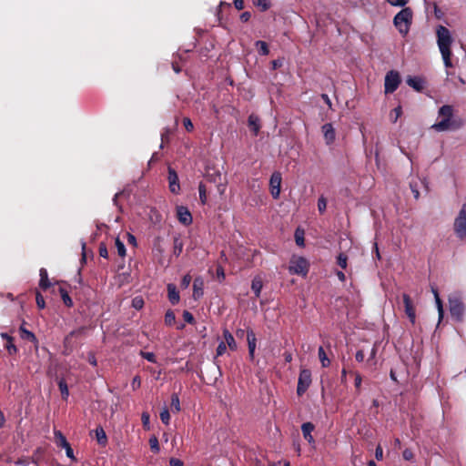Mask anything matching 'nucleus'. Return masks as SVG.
I'll return each instance as SVG.
<instances>
[{"instance_id": "1", "label": "nucleus", "mask_w": 466, "mask_h": 466, "mask_svg": "<svg viewBox=\"0 0 466 466\" xmlns=\"http://www.w3.org/2000/svg\"><path fill=\"white\" fill-rule=\"evenodd\" d=\"M452 106L444 105L439 108L438 115L441 120L431 126L437 132L455 131L461 128L464 121L460 116H454Z\"/></svg>"}, {"instance_id": "2", "label": "nucleus", "mask_w": 466, "mask_h": 466, "mask_svg": "<svg viewBox=\"0 0 466 466\" xmlns=\"http://www.w3.org/2000/svg\"><path fill=\"white\" fill-rule=\"evenodd\" d=\"M437 44L441 54L444 66L452 67L451 46L453 42L450 30L444 25H438L436 29Z\"/></svg>"}, {"instance_id": "3", "label": "nucleus", "mask_w": 466, "mask_h": 466, "mask_svg": "<svg viewBox=\"0 0 466 466\" xmlns=\"http://www.w3.org/2000/svg\"><path fill=\"white\" fill-rule=\"evenodd\" d=\"M412 22V11L410 7L402 8L394 16L393 24L402 36H406Z\"/></svg>"}, {"instance_id": "4", "label": "nucleus", "mask_w": 466, "mask_h": 466, "mask_svg": "<svg viewBox=\"0 0 466 466\" xmlns=\"http://www.w3.org/2000/svg\"><path fill=\"white\" fill-rule=\"evenodd\" d=\"M449 309L451 318L456 321H462L465 311V306L457 296L449 298Z\"/></svg>"}, {"instance_id": "5", "label": "nucleus", "mask_w": 466, "mask_h": 466, "mask_svg": "<svg viewBox=\"0 0 466 466\" xmlns=\"http://www.w3.org/2000/svg\"><path fill=\"white\" fill-rule=\"evenodd\" d=\"M453 230L460 239L466 238V204H463L454 219Z\"/></svg>"}, {"instance_id": "6", "label": "nucleus", "mask_w": 466, "mask_h": 466, "mask_svg": "<svg viewBox=\"0 0 466 466\" xmlns=\"http://www.w3.org/2000/svg\"><path fill=\"white\" fill-rule=\"evenodd\" d=\"M400 84V76L399 72L390 70L386 74L384 89L386 94H391L399 87Z\"/></svg>"}, {"instance_id": "7", "label": "nucleus", "mask_w": 466, "mask_h": 466, "mask_svg": "<svg viewBox=\"0 0 466 466\" xmlns=\"http://www.w3.org/2000/svg\"><path fill=\"white\" fill-rule=\"evenodd\" d=\"M311 384V372L308 369L300 370L297 385L298 396H302Z\"/></svg>"}, {"instance_id": "8", "label": "nucleus", "mask_w": 466, "mask_h": 466, "mask_svg": "<svg viewBox=\"0 0 466 466\" xmlns=\"http://www.w3.org/2000/svg\"><path fill=\"white\" fill-rule=\"evenodd\" d=\"M205 177L208 182L217 184L218 190L223 194L226 189V185L221 183V173L215 167H208L206 168Z\"/></svg>"}, {"instance_id": "9", "label": "nucleus", "mask_w": 466, "mask_h": 466, "mask_svg": "<svg viewBox=\"0 0 466 466\" xmlns=\"http://www.w3.org/2000/svg\"><path fill=\"white\" fill-rule=\"evenodd\" d=\"M289 271L293 274L305 276L309 271V263L307 259L302 257L292 259L289 265Z\"/></svg>"}, {"instance_id": "10", "label": "nucleus", "mask_w": 466, "mask_h": 466, "mask_svg": "<svg viewBox=\"0 0 466 466\" xmlns=\"http://www.w3.org/2000/svg\"><path fill=\"white\" fill-rule=\"evenodd\" d=\"M281 174L278 171L274 172L269 179L270 194L274 199H278L280 195L281 188Z\"/></svg>"}, {"instance_id": "11", "label": "nucleus", "mask_w": 466, "mask_h": 466, "mask_svg": "<svg viewBox=\"0 0 466 466\" xmlns=\"http://www.w3.org/2000/svg\"><path fill=\"white\" fill-rule=\"evenodd\" d=\"M402 299H403L405 313H406L407 317L409 318L410 321L412 324H414L415 319H416V311H415V307L412 303V300H411L410 297L406 293H404L402 295Z\"/></svg>"}, {"instance_id": "12", "label": "nucleus", "mask_w": 466, "mask_h": 466, "mask_svg": "<svg viewBox=\"0 0 466 466\" xmlns=\"http://www.w3.org/2000/svg\"><path fill=\"white\" fill-rule=\"evenodd\" d=\"M177 217L178 221L184 226H188L192 223V215L187 207H177Z\"/></svg>"}, {"instance_id": "13", "label": "nucleus", "mask_w": 466, "mask_h": 466, "mask_svg": "<svg viewBox=\"0 0 466 466\" xmlns=\"http://www.w3.org/2000/svg\"><path fill=\"white\" fill-rule=\"evenodd\" d=\"M169 189L172 193L177 194L180 190V186L178 183V176L177 172L172 168L168 167V176H167Z\"/></svg>"}, {"instance_id": "14", "label": "nucleus", "mask_w": 466, "mask_h": 466, "mask_svg": "<svg viewBox=\"0 0 466 466\" xmlns=\"http://www.w3.org/2000/svg\"><path fill=\"white\" fill-rule=\"evenodd\" d=\"M322 132L325 138V141L328 145H330L334 142L336 135L335 129L330 123H326L322 126Z\"/></svg>"}, {"instance_id": "15", "label": "nucleus", "mask_w": 466, "mask_h": 466, "mask_svg": "<svg viewBox=\"0 0 466 466\" xmlns=\"http://www.w3.org/2000/svg\"><path fill=\"white\" fill-rule=\"evenodd\" d=\"M406 82L410 87L418 92H421L425 87V81L420 76H409Z\"/></svg>"}, {"instance_id": "16", "label": "nucleus", "mask_w": 466, "mask_h": 466, "mask_svg": "<svg viewBox=\"0 0 466 466\" xmlns=\"http://www.w3.org/2000/svg\"><path fill=\"white\" fill-rule=\"evenodd\" d=\"M314 429H315V426L311 422H304L301 425V431H302L303 437L309 443H314V441H315L314 438L311 434L312 431H314Z\"/></svg>"}, {"instance_id": "17", "label": "nucleus", "mask_w": 466, "mask_h": 466, "mask_svg": "<svg viewBox=\"0 0 466 466\" xmlns=\"http://www.w3.org/2000/svg\"><path fill=\"white\" fill-rule=\"evenodd\" d=\"M203 288H204L203 279L200 277L196 278L193 282V298H194V299L197 300L203 296V294H204Z\"/></svg>"}, {"instance_id": "18", "label": "nucleus", "mask_w": 466, "mask_h": 466, "mask_svg": "<svg viewBox=\"0 0 466 466\" xmlns=\"http://www.w3.org/2000/svg\"><path fill=\"white\" fill-rule=\"evenodd\" d=\"M167 297L172 305H177L179 302V292L177 287L172 283L167 285Z\"/></svg>"}, {"instance_id": "19", "label": "nucleus", "mask_w": 466, "mask_h": 466, "mask_svg": "<svg viewBox=\"0 0 466 466\" xmlns=\"http://www.w3.org/2000/svg\"><path fill=\"white\" fill-rule=\"evenodd\" d=\"M40 281L39 288L46 291L47 289L51 287V282L48 279V273L45 268H41L39 270Z\"/></svg>"}, {"instance_id": "20", "label": "nucleus", "mask_w": 466, "mask_h": 466, "mask_svg": "<svg viewBox=\"0 0 466 466\" xmlns=\"http://www.w3.org/2000/svg\"><path fill=\"white\" fill-rule=\"evenodd\" d=\"M248 125L254 136H258L260 129L259 118L254 114H251L248 119Z\"/></svg>"}, {"instance_id": "21", "label": "nucleus", "mask_w": 466, "mask_h": 466, "mask_svg": "<svg viewBox=\"0 0 466 466\" xmlns=\"http://www.w3.org/2000/svg\"><path fill=\"white\" fill-rule=\"evenodd\" d=\"M54 436H55V442L57 447L65 449L69 445V442L67 441L65 435L60 431H54Z\"/></svg>"}, {"instance_id": "22", "label": "nucleus", "mask_w": 466, "mask_h": 466, "mask_svg": "<svg viewBox=\"0 0 466 466\" xmlns=\"http://www.w3.org/2000/svg\"><path fill=\"white\" fill-rule=\"evenodd\" d=\"M247 340L248 346V351H252L256 350L257 339L256 335L251 329H247Z\"/></svg>"}, {"instance_id": "23", "label": "nucleus", "mask_w": 466, "mask_h": 466, "mask_svg": "<svg viewBox=\"0 0 466 466\" xmlns=\"http://www.w3.org/2000/svg\"><path fill=\"white\" fill-rule=\"evenodd\" d=\"M223 337L226 340V345L228 346V348L231 350H237V343L235 341V339L233 337V335L228 330V329H224L223 331Z\"/></svg>"}, {"instance_id": "24", "label": "nucleus", "mask_w": 466, "mask_h": 466, "mask_svg": "<svg viewBox=\"0 0 466 466\" xmlns=\"http://www.w3.org/2000/svg\"><path fill=\"white\" fill-rule=\"evenodd\" d=\"M184 243L179 237H175L173 239V254L176 257L180 256L183 251Z\"/></svg>"}, {"instance_id": "25", "label": "nucleus", "mask_w": 466, "mask_h": 466, "mask_svg": "<svg viewBox=\"0 0 466 466\" xmlns=\"http://www.w3.org/2000/svg\"><path fill=\"white\" fill-rule=\"evenodd\" d=\"M86 327H80V328H78V329H76L72 330V331H71V332H70V333H69V334L65 338V340H64L65 345L66 346L67 344H69V343H70V341H71V339H72L73 337H77V336H82V335H84V334H85V332H86Z\"/></svg>"}, {"instance_id": "26", "label": "nucleus", "mask_w": 466, "mask_h": 466, "mask_svg": "<svg viewBox=\"0 0 466 466\" xmlns=\"http://www.w3.org/2000/svg\"><path fill=\"white\" fill-rule=\"evenodd\" d=\"M96 437L98 444H100L103 447L106 445L107 437L102 427H98L96 429Z\"/></svg>"}, {"instance_id": "27", "label": "nucleus", "mask_w": 466, "mask_h": 466, "mask_svg": "<svg viewBox=\"0 0 466 466\" xmlns=\"http://www.w3.org/2000/svg\"><path fill=\"white\" fill-rule=\"evenodd\" d=\"M19 331H20V334H21V338L23 339H26V340H29L31 342H36L37 341L35 335L33 332L27 330L23 325L19 328Z\"/></svg>"}, {"instance_id": "28", "label": "nucleus", "mask_w": 466, "mask_h": 466, "mask_svg": "<svg viewBox=\"0 0 466 466\" xmlns=\"http://www.w3.org/2000/svg\"><path fill=\"white\" fill-rule=\"evenodd\" d=\"M58 388L62 396V399L66 400L69 396V390L67 387V383L65 379H60L57 382Z\"/></svg>"}, {"instance_id": "29", "label": "nucleus", "mask_w": 466, "mask_h": 466, "mask_svg": "<svg viewBox=\"0 0 466 466\" xmlns=\"http://www.w3.org/2000/svg\"><path fill=\"white\" fill-rule=\"evenodd\" d=\"M59 293H60V296H61V299H62L64 304L68 308L73 307V300H72L71 297L69 296L68 291L66 289H64L63 287H60Z\"/></svg>"}, {"instance_id": "30", "label": "nucleus", "mask_w": 466, "mask_h": 466, "mask_svg": "<svg viewBox=\"0 0 466 466\" xmlns=\"http://www.w3.org/2000/svg\"><path fill=\"white\" fill-rule=\"evenodd\" d=\"M318 355H319V359L321 362V366L323 368H327L330 365V360L328 358L324 349L322 346H320L318 350Z\"/></svg>"}, {"instance_id": "31", "label": "nucleus", "mask_w": 466, "mask_h": 466, "mask_svg": "<svg viewBox=\"0 0 466 466\" xmlns=\"http://www.w3.org/2000/svg\"><path fill=\"white\" fill-rule=\"evenodd\" d=\"M255 46L258 49V52L261 56H268L269 53V48L268 44L265 41L258 40L255 43Z\"/></svg>"}, {"instance_id": "32", "label": "nucleus", "mask_w": 466, "mask_h": 466, "mask_svg": "<svg viewBox=\"0 0 466 466\" xmlns=\"http://www.w3.org/2000/svg\"><path fill=\"white\" fill-rule=\"evenodd\" d=\"M262 287H263V283L260 279H254L252 280L251 289L254 292L256 298H259Z\"/></svg>"}, {"instance_id": "33", "label": "nucleus", "mask_w": 466, "mask_h": 466, "mask_svg": "<svg viewBox=\"0 0 466 466\" xmlns=\"http://www.w3.org/2000/svg\"><path fill=\"white\" fill-rule=\"evenodd\" d=\"M170 407L173 412H179L181 410L179 396L176 392L171 395Z\"/></svg>"}, {"instance_id": "34", "label": "nucleus", "mask_w": 466, "mask_h": 466, "mask_svg": "<svg viewBox=\"0 0 466 466\" xmlns=\"http://www.w3.org/2000/svg\"><path fill=\"white\" fill-rule=\"evenodd\" d=\"M432 291L434 294V298H435V301H436V305H437V309H438L439 319L441 320L443 318V314H444L442 301L439 296L438 290L432 289Z\"/></svg>"}, {"instance_id": "35", "label": "nucleus", "mask_w": 466, "mask_h": 466, "mask_svg": "<svg viewBox=\"0 0 466 466\" xmlns=\"http://www.w3.org/2000/svg\"><path fill=\"white\" fill-rule=\"evenodd\" d=\"M304 235H305V232L301 228H298L295 230V234H294L295 241H296V244L299 247H304V245H305V243H304V241H305Z\"/></svg>"}, {"instance_id": "36", "label": "nucleus", "mask_w": 466, "mask_h": 466, "mask_svg": "<svg viewBox=\"0 0 466 466\" xmlns=\"http://www.w3.org/2000/svg\"><path fill=\"white\" fill-rule=\"evenodd\" d=\"M253 5L259 8L261 12H265L270 8L269 0H253Z\"/></svg>"}, {"instance_id": "37", "label": "nucleus", "mask_w": 466, "mask_h": 466, "mask_svg": "<svg viewBox=\"0 0 466 466\" xmlns=\"http://www.w3.org/2000/svg\"><path fill=\"white\" fill-rule=\"evenodd\" d=\"M115 245H116L118 256L121 258H124L127 255V249H126L125 244L119 239V238H116Z\"/></svg>"}, {"instance_id": "38", "label": "nucleus", "mask_w": 466, "mask_h": 466, "mask_svg": "<svg viewBox=\"0 0 466 466\" xmlns=\"http://www.w3.org/2000/svg\"><path fill=\"white\" fill-rule=\"evenodd\" d=\"M337 264L342 269H346L348 266V256L344 253H339L337 257Z\"/></svg>"}, {"instance_id": "39", "label": "nucleus", "mask_w": 466, "mask_h": 466, "mask_svg": "<svg viewBox=\"0 0 466 466\" xmlns=\"http://www.w3.org/2000/svg\"><path fill=\"white\" fill-rule=\"evenodd\" d=\"M149 446L154 453H158L160 451L158 439L156 436H152L149 439Z\"/></svg>"}, {"instance_id": "40", "label": "nucleus", "mask_w": 466, "mask_h": 466, "mask_svg": "<svg viewBox=\"0 0 466 466\" xmlns=\"http://www.w3.org/2000/svg\"><path fill=\"white\" fill-rule=\"evenodd\" d=\"M198 193L199 198L202 204H206L207 202V188L203 182H200L198 185Z\"/></svg>"}, {"instance_id": "41", "label": "nucleus", "mask_w": 466, "mask_h": 466, "mask_svg": "<svg viewBox=\"0 0 466 466\" xmlns=\"http://www.w3.org/2000/svg\"><path fill=\"white\" fill-rule=\"evenodd\" d=\"M159 417H160V420L161 421L165 424V425H168L169 424V421H170V413H169V410L167 407H165L160 414H159Z\"/></svg>"}, {"instance_id": "42", "label": "nucleus", "mask_w": 466, "mask_h": 466, "mask_svg": "<svg viewBox=\"0 0 466 466\" xmlns=\"http://www.w3.org/2000/svg\"><path fill=\"white\" fill-rule=\"evenodd\" d=\"M176 316L173 310L168 309L165 314V323L171 326L175 323Z\"/></svg>"}, {"instance_id": "43", "label": "nucleus", "mask_w": 466, "mask_h": 466, "mask_svg": "<svg viewBox=\"0 0 466 466\" xmlns=\"http://www.w3.org/2000/svg\"><path fill=\"white\" fill-rule=\"evenodd\" d=\"M351 373L355 377L354 386H355L356 393L360 394V393L361 382H362L361 375L359 372H351Z\"/></svg>"}, {"instance_id": "44", "label": "nucleus", "mask_w": 466, "mask_h": 466, "mask_svg": "<svg viewBox=\"0 0 466 466\" xmlns=\"http://www.w3.org/2000/svg\"><path fill=\"white\" fill-rule=\"evenodd\" d=\"M142 425L145 430H149L150 428V415L147 411H143L141 414Z\"/></svg>"}, {"instance_id": "45", "label": "nucleus", "mask_w": 466, "mask_h": 466, "mask_svg": "<svg viewBox=\"0 0 466 466\" xmlns=\"http://www.w3.org/2000/svg\"><path fill=\"white\" fill-rule=\"evenodd\" d=\"M5 348L6 349L10 355H15L18 351L17 347L14 344V340L6 341Z\"/></svg>"}, {"instance_id": "46", "label": "nucleus", "mask_w": 466, "mask_h": 466, "mask_svg": "<svg viewBox=\"0 0 466 466\" xmlns=\"http://www.w3.org/2000/svg\"><path fill=\"white\" fill-rule=\"evenodd\" d=\"M140 356L143 359H145L147 361H149V362H152V363H156L157 362L156 355L153 352H147V351L141 350L140 351Z\"/></svg>"}, {"instance_id": "47", "label": "nucleus", "mask_w": 466, "mask_h": 466, "mask_svg": "<svg viewBox=\"0 0 466 466\" xmlns=\"http://www.w3.org/2000/svg\"><path fill=\"white\" fill-rule=\"evenodd\" d=\"M402 114V109H401V106H397L395 107L391 112H390V118L392 120V122H396L398 120V118L401 116Z\"/></svg>"}, {"instance_id": "48", "label": "nucleus", "mask_w": 466, "mask_h": 466, "mask_svg": "<svg viewBox=\"0 0 466 466\" xmlns=\"http://www.w3.org/2000/svg\"><path fill=\"white\" fill-rule=\"evenodd\" d=\"M35 301L38 309H43L46 307V302L44 297L41 295L39 291L35 292Z\"/></svg>"}, {"instance_id": "49", "label": "nucleus", "mask_w": 466, "mask_h": 466, "mask_svg": "<svg viewBox=\"0 0 466 466\" xmlns=\"http://www.w3.org/2000/svg\"><path fill=\"white\" fill-rule=\"evenodd\" d=\"M144 306V300L141 297H135L132 299V307L136 309H141Z\"/></svg>"}, {"instance_id": "50", "label": "nucleus", "mask_w": 466, "mask_h": 466, "mask_svg": "<svg viewBox=\"0 0 466 466\" xmlns=\"http://www.w3.org/2000/svg\"><path fill=\"white\" fill-rule=\"evenodd\" d=\"M327 208V200L324 197H320L318 200V209L320 214L324 213Z\"/></svg>"}, {"instance_id": "51", "label": "nucleus", "mask_w": 466, "mask_h": 466, "mask_svg": "<svg viewBox=\"0 0 466 466\" xmlns=\"http://www.w3.org/2000/svg\"><path fill=\"white\" fill-rule=\"evenodd\" d=\"M98 252H99L100 257H102L104 258H108V250H107L106 245L104 242H101L99 244Z\"/></svg>"}, {"instance_id": "52", "label": "nucleus", "mask_w": 466, "mask_h": 466, "mask_svg": "<svg viewBox=\"0 0 466 466\" xmlns=\"http://www.w3.org/2000/svg\"><path fill=\"white\" fill-rule=\"evenodd\" d=\"M183 319L188 324H194L195 323L194 316L192 315V313H190L187 310H184V312H183Z\"/></svg>"}, {"instance_id": "53", "label": "nucleus", "mask_w": 466, "mask_h": 466, "mask_svg": "<svg viewBox=\"0 0 466 466\" xmlns=\"http://www.w3.org/2000/svg\"><path fill=\"white\" fill-rule=\"evenodd\" d=\"M191 280V276L189 274H186L181 279V287L187 289L189 286Z\"/></svg>"}, {"instance_id": "54", "label": "nucleus", "mask_w": 466, "mask_h": 466, "mask_svg": "<svg viewBox=\"0 0 466 466\" xmlns=\"http://www.w3.org/2000/svg\"><path fill=\"white\" fill-rule=\"evenodd\" d=\"M227 350V345L224 341H221L217 348V356H222Z\"/></svg>"}, {"instance_id": "55", "label": "nucleus", "mask_w": 466, "mask_h": 466, "mask_svg": "<svg viewBox=\"0 0 466 466\" xmlns=\"http://www.w3.org/2000/svg\"><path fill=\"white\" fill-rule=\"evenodd\" d=\"M389 4L393 6L403 7L409 0H388Z\"/></svg>"}, {"instance_id": "56", "label": "nucleus", "mask_w": 466, "mask_h": 466, "mask_svg": "<svg viewBox=\"0 0 466 466\" xmlns=\"http://www.w3.org/2000/svg\"><path fill=\"white\" fill-rule=\"evenodd\" d=\"M183 125H184L186 130L188 132L192 131L194 128L193 123L191 122V120L188 117L183 118Z\"/></svg>"}, {"instance_id": "57", "label": "nucleus", "mask_w": 466, "mask_h": 466, "mask_svg": "<svg viewBox=\"0 0 466 466\" xmlns=\"http://www.w3.org/2000/svg\"><path fill=\"white\" fill-rule=\"evenodd\" d=\"M283 66V58H278L271 62V67L276 70Z\"/></svg>"}, {"instance_id": "58", "label": "nucleus", "mask_w": 466, "mask_h": 466, "mask_svg": "<svg viewBox=\"0 0 466 466\" xmlns=\"http://www.w3.org/2000/svg\"><path fill=\"white\" fill-rule=\"evenodd\" d=\"M402 457L406 461H411L413 459V452L410 449H405L402 452Z\"/></svg>"}, {"instance_id": "59", "label": "nucleus", "mask_w": 466, "mask_h": 466, "mask_svg": "<svg viewBox=\"0 0 466 466\" xmlns=\"http://www.w3.org/2000/svg\"><path fill=\"white\" fill-rule=\"evenodd\" d=\"M375 458L378 460V461H380L382 460L383 458V450H382V447L380 445H378L376 447V450H375Z\"/></svg>"}, {"instance_id": "60", "label": "nucleus", "mask_w": 466, "mask_h": 466, "mask_svg": "<svg viewBox=\"0 0 466 466\" xmlns=\"http://www.w3.org/2000/svg\"><path fill=\"white\" fill-rule=\"evenodd\" d=\"M141 385V380L139 376H135L132 380L131 386L134 390L139 388Z\"/></svg>"}, {"instance_id": "61", "label": "nucleus", "mask_w": 466, "mask_h": 466, "mask_svg": "<svg viewBox=\"0 0 466 466\" xmlns=\"http://www.w3.org/2000/svg\"><path fill=\"white\" fill-rule=\"evenodd\" d=\"M170 466H184V462L177 458H170L169 460Z\"/></svg>"}, {"instance_id": "62", "label": "nucleus", "mask_w": 466, "mask_h": 466, "mask_svg": "<svg viewBox=\"0 0 466 466\" xmlns=\"http://www.w3.org/2000/svg\"><path fill=\"white\" fill-rule=\"evenodd\" d=\"M410 189H411V191L413 193L414 198L418 199L419 197H420V191L417 188V184H414V183L411 182L410 184Z\"/></svg>"}, {"instance_id": "63", "label": "nucleus", "mask_w": 466, "mask_h": 466, "mask_svg": "<svg viewBox=\"0 0 466 466\" xmlns=\"http://www.w3.org/2000/svg\"><path fill=\"white\" fill-rule=\"evenodd\" d=\"M365 355L362 350H359L355 354V359L358 362H362L364 360Z\"/></svg>"}, {"instance_id": "64", "label": "nucleus", "mask_w": 466, "mask_h": 466, "mask_svg": "<svg viewBox=\"0 0 466 466\" xmlns=\"http://www.w3.org/2000/svg\"><path fill=\"white\" fill-rule=\"evenodd\" d=\"M250 18H251V13L250 12L246 11V12H243L240 15V20L243 23L248 22Z\"/></svg>"}]
</instances>
